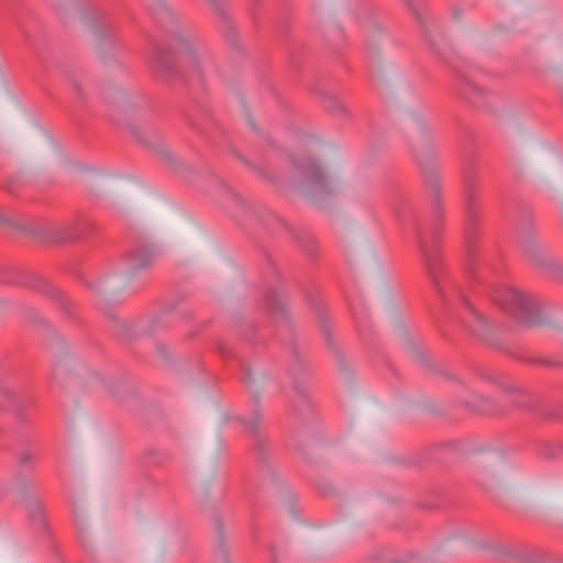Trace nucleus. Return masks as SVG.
<instances>
[{"mask_svg":"<svg viewBox=\"0 0 563 563\" xmlns=\"http://www.w3.org/2000/svg\"><path fill=\"white\" fill-rule=\"evenodd\" d=\"M452 16L454 20H460L462 16V10H460L459 8H453Z\"/></svg>","mask_w":563,"mask_h":563,"instance_id":"obj_41","label":"nucleus"},{"mask_svg":"<svg viewBox=\"0 0 563 563\" xmlns=\"http://www.w3.org/2000/svg\"><path fill=\"white\" fill-rule=\"evenodd\" d=\"M421 25L423 27L430 47L432 48L433 53L438 56L439 59L449 65H452L454 62L460 59V56L457 55L456 51L453 48L451 44L446 42V40L443 36L434 38L430 34V31L424 26L422 21Z\"/></svg>","mask_w":563,"mask_h":563,"instance_id":"obj_20","label":"nucleus"},{"mask_svg":"<svg viewBox=\"0 0 563 563\" xmlns=\"http://www.w3.org/2000/svg\"><path fill=\"white\" fill-rule=\"evenodd\" d=\"M520 247L531 258L536 261L541 260V252L537 243L530 239L523 238L520 240Z\"/></svg>","mask_w":563,"mask_h":563,"instance_id":"obj_28","label":"nucleus"},{"mask_svg":"<svg viewBox=\"0 0 563 563\" xmlns=\"http://www.w3.org/2000/svg\"><path fill=\"white\" fill-rule=\"evenodd\" d=\"M0 283L26 286L47 294L59 303L65 312L70 313L69 301L64 294L38 275L20 268L3 266L0 267Z\"/></svg>","mask_w":563,"mask_h":563,"instance_id":"obj_7","label":"nucleus"},{"mask_svg":"<svg viewBox=\"0 0 563 563\" xmlns=\"http://www.w3.org/2000/svg\"><path fill=\"white\" fill-rule=\"evenodd\" d=\"M255 408L250 417H238L245 432L253 437V454L256 465L265 473L273 474V450L269 440L262 434V412L258 396H254Z\"/></svg>","mask_w":563,"mask_h":563,"instance_id":"obj_5","label":"nucleus"},{"mask_svg":"<svg viewBox=\"0 0 563 563\" xmlns=\"http://www.w3.org/2000/svg\"><path fill=\"white\" fill-rule=\"evenodd\" d=\"M214 526H216V534H217V547H218L223 560L225 562H228L229 553L225 548L224 525L218 515L214 516Z\"/></svg>","mask_w":563,"mask_h":563,"instance_id":"obj_27","label":"nucleus"},{"mask_svg":"<svg viewBox=\"0 0 563 563\" xmlns=\"http://www.w3.org/2000/svg\"><path fill=\"white\" fill-rule=\"evenodd\" d=\"M163 155H164V156H166V159H167L170 164H173V163H174V161H175V159H174V157H172V155H170L169 153H165V152H164V153H163Z\"/></svg>","mask_w":563,"mask_h":563,"instance_id":"obj_45","label":"nucleus"},{"mask_svg":"<svg viewBox=\"0 0 563 563\" xmlns=\"http://www.w3.org/2000/svg\"><path fill=\"white\" fill-rule=\"evenodd\" d=\"M207 325H208V322H201V323L199 324V331H202L203 329H206V328H207Z\"/></svg>","mask_w":563,"mask_h":563,"instance_id":"obj_47","label":"nucleus"},{"mask_svg":"<svg viewBox=\"0 0 563 563\" xmlns=\"http://www.w3.org/2000/svg\"><path fill=\"white\" fill-rule=\"evenodd\" d=\"M146 456L150 459L151 462L155 464H161L167 459V454L164 452H161L155 449H148L146 451Z\"/></svg>","mask_w":563,"mask_h":563,"instance_id":"obj_33","label":"nucleus"},{"mask_svg":"<svg viewBox=\"0 0 563 563\" xmlns=\"http://www.w3.org/2000/svg\"><path fill=\"white\" fill-rule=\"evenodd\" d=\"M240 366H241V371H242V379L244 382H251L252 380V372H251L250 365L246 362L240 360Z\"/></svg>","mask_w":563,"mask_h":563,"instance_id":"obj_37","label":"nucleus"},{"mask_svg":"<svg viewBox=\"0 0 563 563\" xmlns=\"http://www.w3.org/2000/svg\"><path fill=\"white\" fill-rule=\"evenodd\" d=\"M186 123L192 131L201 136L216 140L223 133L221 125L216 121L207 107L195 104L186 113Z\"/></svg>","mask_w":563,"mask_h":563,"instance_id":"obj_11","label":"nucleus"},{"mask_svg":"<svg viewBox=\"0 0 563 563\" xmlns=\"http://www.w3.org/2000/svg\"><path fill=\"white\" fill-rule=\"evenodd\" d=\"M522 362L537 364V365H543V366H550V367H563V362L561 361H554L550 358H543V357H518Z\"/></svg>","mask_w":563,"mask_h":563,"instance_id":"obj_30","label":"nucleus"},{"mask_svg":"<svg viewBox=\"0 0 563 563\" xmlns=\"http://www.w3.org/2000/svg\"><path fill=\"white\" fill-rule=\"evenodd\" d=\"M13 408L16 417L24 420V415L20 407L15 406V395L0 383V408Z\"/></svg>","mask_w":563,"mask_h":563,"instance_id":"obj_24","label":"nucleus"},{"mask_svg":"<svg viewBox=\"0 0 563 563\" xmlns=\"http://www.w3.org/2000/svg\"><path fill=\"white\" fill-rule=\"evenodd\" d=\"M443 374H444L445 376H448L450 379H453V378H454L451 374H449V373H446V372H444Z\"/></svg>","mask_w":563,"mask_h":563,"instance_id":"obj_49","label":"nucleus"},{"mask_svg":"<svg viewBox=\"0 0 563 563\" xmlns=\"http://www.w3.org/2000/svg\"><path fill=\"white\" fill-rule=\"evenodd\" d=\"M0 223H5V224H9L11 227H14V228H18L19 230H26V228L22 227V225H19L18 223H15L14 221H11L8 217H5L3 214V212L0 210Z\"/></svg>","mask_w":563,"mask_h":563,"instance_id":"obj_39","label":"nucleus"},{"mask_svg":"<svg viewBox=\"0 0 563 563\" xmlns=\"http://www.w3.org/2000/svg\"><path fill=\"white\" fill-rule=\"evenodd\" d=\"M218 19L219 26L228 45L238 53L243 52L239 29L229 12L228 0H206Z\"/></svg>","mask_w":563,"mask_h":563,"instance_id":"obj_12","label":"nucleus"},{"mask_svg":"<svg viewBox=\"0 0 563 563\" xmlns=\"http://www.w3.org/2000/svg\"><path fill=\"white\" fill-rule=\"evenodd\" d=\"M155 254V249L147 243L134 244L123 257L128 273L134 276L140 271L150 268L153 265Z\"/></svg>","mask_w":563,"mask_h":563,"instance_id":"obj_14","label":"nucleus"},{"mask_svg":"<svg viewBox=\"0 0 563 563\" xmlns=\"http://www.w3.org/2000/svg\"><path fill=\"white\" fill-rule=\"evenodd\" d=\"M465 194V229L464 245L466 253L467 275L471 280L479 279L481 260L477 247L478 239V205L475 198V177L473 175L465 176L464 181Z\"/></svg>","mask_w":563,"mask_h":563,"instance_id":"obj_4","label":"nucleus"},{"mask_svg":"<svg viewBox=\"0 0 563 563\" xmlns=\"http://www.w3.org/2000/svg\"><path fill=\"white\" fill-rule=\"evenodd\" d=\"M122 334L129 336L130 335V328L126 327V325H123V329H122Z\"/></svg>","mask_w":563,"mask_h":563,"instance_id":"obj_46","label":"nucleus"},{"mask_svg":"<svg viewBox=\"0 0 563 563\" xmlns=\"http://www.w3.org/2000/svg\"><path fill=\"white\" fill-rule=\"evenodd\" d=\"M146 104V100L139 97L135 102H130L124 106L122 113L129 120L133 118L136 120V122H126L132 135L143 145L156 148L161 145V135L153 124L147 122L143 113H141V110H143Z\"/></svg>","mask_w":563,"mask_h":563,"instance_id":"obj_8","label":"nucleus"},{"mask_svg":"<svg viewBox=\"0 0 563 563\" xmlns=\"http://www.w3.org/2000/svg\"><path fill=\"white\" fill-rule=\"evenodd\" d=\"M34 460V455L30 451H23L18 456V463L21 467L30 466Z\"/></svg>","mask_w":563,"mask_h":563,"instance_id":"obj_35","label":"nucleus"},{"mask_svg":"<svg viewBox=\"0 0 563 563\" xmlns=\"http://www.w3.org/2000/svg\"><path fill=\"white\" fill-rule=\"evenodd\" d=\"M419 164L423 179L431 195L434 211V222L431 229L432 245H429L420 222L415 220L416 239L428 276L443 303L449 306L451 302H454V307L449 310V316L452 321L459 324L471 336L486 342L494 347L501 349L497 340V334L503 327L501 323L493 319L485 310L470 299L454 283L443 265L441 254L437 246L438 235L443 225V208L438 169L435 164H423L420 161Z\"/></svg>","mask_w":563,"mask_h":563,"instance_id":"obj_1","label":"nucleus"},{"mask_svg":"<svg viewBox=\"0 0 563 563\" xmlns=\"http://www.w3.org/2000/svg\"><path fill=\"white\" fill-rule=\"evenodd\" d=\"M19 184H20V178L18 176L11 177L7 181L5 190L13 194L15 191V189L18 188Z\"/></svg>","mask_w":563,"mask_h":563,"instance_id":"obj_38","label":"nucleus"},{"mask_svg":"<svg viewBox=\"0 0 563 563\" xmlns=\"http://www.w3.org/2000/svg\"><path fill=\"white\" fill-rule=\"evenodd\" d=\"M541 454L547 459H556L563 454V444L545 443L542 445Z\"/></svg>","mask_w":563,"mask_h":563,"instance_id":"obj_29","label":"nucleus"},{"mask_svg":"<svg viewBox=\"0 0 563 563\" xmlns=\"http://www.w3.org/2000/svg\"><path fill=\"white\" fill-rule=\"evenodd\" d=\"M2 433V429L0 428V434Z\"/></svg>","mask_w":563,"mask_h":563,"instance_id":"obj_52","label":"nucleus"},{"mask_svg":"<svg viewBox=\"0 0 563 563\" xmlns=\"http://www.w3.org/2000/svg\"><path fill=\"white\" fill-rule=\"evenodd\" d=\"M471 406L475 411L486 415H504L515 408L536 409L533 397L520 389H515L514 394H506L500 402H495L484 396H475Z\"/></svg>","mask_w":563,"mask_h":563,"instance_id":"obj_9","label":"nucleus"},{"mask_svg":"<svg viewBox=\"0 0 563 563\" xmlns=\"http://www.w3.org/2000/svg\"><path fill=\"white\" fill-rule=\"evenodd\" d=\"M273 563H276V559H275V556H274V555H273Z\"/></svg>","mask_w":563,"mask_h":563,"instance_id":"obj_51","label":"nucleus"},{"mask_svg":"<svg viewBox=\"0 0 563 563\" xmlns=\"http://www.w3.org/2000/svg\"><path fill=\"white\" fill-rule=\"evenodd\" d=\"M330 102H331V106H329V108L333 111H341L343 112L344 111V107L343 104L335 98H331L330 99Z\"/></svg>","mask_w":563,"mask_h":563,"instance_id":"obj_40","label":"nucleus"},{"mask_svg":"<svg viewBox=\"0 0 563 563\" xmlns=\"http://www.w3.org/2000/svg\"><path fill=\"white\" fill-rule=\"evenodd\" d=\"M65 75L77 99L81 102H85L87 100L85 73L82 70L69 69Z\"/></svg>","mask_w":563,"mask_h":563,"instance_id":"obj_22","label":"nucleus"},{"mask_svg":"<svg viewBox=\"0 0 563 563\" xmlns=\"http://www.w3.org/2000/svg\"><path fill=\"white\" fill-rule=\"evenodd\" d=\"M265 306L267 313L273 319H282L284 321H287L288 311L286 308V303L278 292H276L273 289H268L265 295Z\"/></svg>","mask_w":563,"mask_h":563,"instance_id":"obj_21","label":"nucleus"},{"mask_svg":"<svg viewBox=\"0 0 563 563\" xmlns=\"http://www.w3.org/2000/svg\"><path fill=\"white\" fill-rule=\"evenodd\" d=\"M488 295L519 324L534 328L548 322L544 306L539 298L506 285L490 287Z\"/></svg>","mask_w":563,"mask_h":563,"instance_id":"obj_3","label":"nucleus"},{"mask_svg":"<svg viewBox=\"0 0 563 563\" xmlns=\"http://www.w3.org/2000/svg\"><path fill=\"white\" fill-rule=\"evenodd\" d=\"M505 558L518 559L526 563H563V558L553 556L544 550H528L516 547H505L500 550Z\"/></svg>","mask_w":563,"mask_h":563,"instance_id":"obj_16","label":"nucleus"},{"mask_svg":"<svg viewBox=\"0 0 563 563\" xmlns=\"http://www.w3.org/2000/svg\"><path fill=\"white\" fill-rule=\"evenodd\" d=\"M147 9L153 19L173 35L178 47L175 52L169 44H154L155 74L166 80H185L203 88V75L195 48L197 38L178 29L177 15L164 0H147Z\"/></svg>","mask_w":563,"mask_h":563,"instance_id":"obj_2","label":"nucleus"},{"mask_svg":"<svg viewBox=\"0 0 563 563\" xmlns=\"http://www.w3.org/2000/svg\"><path fill=\"white\" fill-rule=\"evenodd\" d=\"M216 347H217L218 353L223 358H229V357L234 356L232 350L222 340H219L217 342Z\"/></svg>","mask_w":563,"mask_h":563,"instance_id":"obj_34","label":"nucleus"},{"mask_svg":"<svg viewBox=\"0 0 563 563\" xmlns=\"http://www.w3.org/2000/svg\"><path fill=\"white\" fill-rule=\"evenodd\" d=\"M289 162L301 177L313 200H319L334 194L330 177L316 159L311 157L298 158L290 155Z\"/></svg>","mask_w":563,"mask_h":563,"instance_id":"obj_6","label":"nucleus"},{"mask_svg":"<svg viewBox=\"0 0 563 563\" xmlns=\"http://www.w3.org/2000/svg\"><path fill=\"white\" fill-rule=\"evenodd\" d=\"M157 350L159 351V353H161L163 356L168 357V354H167V352H166V350H165V347H164V345H163L162 343H158V344H157Z\"/></svg>","mask_w":563,"mask_h":563,"instance_id":"obj_43","label":"nucleus"},{"mask_svg":"<svg viewBox=\"0 0 563 563\" xmlns=\"http://www.w3.org/2000/svg\"><path fill=\"white\" fill-rule=\"evenodd\" d=\"M538 415L545 419H556L561 417V411L558 407H541L534 409Z\"/></svg>","mask_w":563,"mask_h":563,"instance_id":"obj_31","label":"nucleus"},{"mask_svg":"<svg viewBox=\"0 0 563 563\" xmlns=\"http://www.w3.org/2000/svg\"><path fill=\"white\" fill-rule=\"evenodd\" d=\"M286 27H287L286 22H285V23H279V24H278V30H279V32H280V33L286 32Z\"/></svg>","mask_w":563,"mask_h":563,"instance_id":"obj_44","label":"nucleus"},{"mask_svg":"<svg viewBox=\"0 0 563 563\" xmlns=\"http://www.w3.org/2000/svg\"><path fill=\"white\" fill-rule=\"evenodd\" d=\"M44 229H45V228L41 229V230L37 232V234H38V235H41L45 241H47V240L43 236V230H44ZM33 234H36V231H33Z\"/></svg>","mask_w":563,"mask_h":563,"instance_id":"obj_48","label":"nucleus"},{"mask_svg":"<svg viewBox=\"0 0 563 563\" xmlns=\"http://www.w3.org/2000/svg\"><path fill=\"white\" fill-rule=\"evenodd\" d=\"M404 1L407 3V5L409 7V9L415 13V15L420 20V15H419V14H418V12L415 10V8H413V4H412L411 0H404Z\"/></svg>","mask_w":563,"mask_h":563,"instance_id":"obj_42","label":"nucleus"},{"mask_svg":"<svg viewBox=\"0 0 563 563\" xmlns=\"http://www.w3.org/2000/svg\"><path fill=\"white\" fill-rule=\"evenodd\" d=\"M29 516L33 523H38L41 529L46 528L44 507L37 499H31L27 504Z\"/></svg>","mask_w":563,"mask_h":563,"instance_id":"obj_25","label":"nucleus"},{"mask_svg":"<svg viewBox=\"0 0 563 563\" xmlns=\"http://www.w3.org/2000/svg\"><path fill=\"white\" fill-rule=\"evenodd\" d=\"M267 225L268 227H276L280 228L291 235H294L299 244V246L302 249V251L310 257H316L318 254V247L317 242L314 239L308 234L307 232L300 231L295 232L284 220L276 217L275 214H268L267 218Z\"/></svg>","mask_w":563,"mask_h":563,"instance_id":"obj_19","label":"nucleus"},{"mask_svg":"<svg viewBox=\"0 0 563 563\" xmlns=\"http://www.w3.org/2000/svg\"><path fill=\"white\" fill-rule=\"evenodd\" d=\"M233 154L234 156L240 161L242 162L243 164H245L250 169H252L253 172L257 173L261 177H263L264 179H266L267 181L272 183V184H277L278 183V177L269 172H266L265 169H263L262 167L255 165L254 163H252L251 161H249L244 155H242L241 153H239L238 151H233Z\"/></svg>","mask_w":563,"mask_h":563,"instance_id":"obj_26","label":"nucleus"},{"mask_svg":"<svg viewBox=\"0 0 563 563\" xmlns=\"http://www.w3.org/2000/svg\"><path fill=\"white\" fill-rule=\"evenodd\" d=\"M267 225L268 227H276L280 228L291 235H294L299 244V246L302 249V251L310 257H316L318 254V247L317 242L314 239L308 234L307 232L300 231L295 232L284 220L276 217L275 214H268L267 218Z\"/></svg>","mask_w":563,"mask_h":563,"instance_id":"obj_18","label":"nucleus"},{"mask_svg":"<svg viewBox=\"0 0 563 563\" xmlns=\"http://www.w3.org/2000/svg\"><path fill=\"white\" fill-rule=\"evenodd\" d=\"M314 313L319 323L320 331L325 340L328 347L332 351L340 369L344 373L350 372V367L344 358L342 352L338 347L334 338L330 330V324L327 318V309L321 303H314Z\"/></svg>","mask_w":563,"mask_h":563,"instance_id":"obj_15","label":"nucleus"},{"mask_svg":"<svg viewBox=\"0 0 563 563\" xmlns=\"http://www.w3.org/2000/svg\"><path fill=\"white\" fill-rule=\"evenodd\" d=\"M250 124L253 126V129H256V126L252 120H250Z\"/></svg>","mask_w":563,"mask_h":563,"instance_id":"obj_50","label":"nucleus"},{"mask_svg":"<svg viewBox=\"0 0 563 563\" xmlns=\"http://www.w3.org/2000/svg\"><path fill=\"white\" fill-rule=\"evenodd\" d=\"M289 371L294 375V390L296 393L295 406H298V402L301 405H308V394L305 387L300 384V379H305L308 375L303 360L296 346L291 349V364Z\"/></svg>","mask_w":563,"mask_h":563,"instance_id":"obj_17","label":"nucleus"},{"mask_svg":"<svg viewBox=\"0 0 563 563\" xmlns=\"http://www.w3.org/2000/svg\"><path fill=\"white\" fill-rule=\"evenodd\" d=\"M92 31L98 38L100 53L106 54L108 48L112 47V29L106 22L96 21L92 24Z\"/></svg>","mask_w":563,"mask_h":563,"instance_id":"obj_23","label":"nucleus"},{"mask_svg":"<svg viewBox=\"0 0 563 563\" xmlns=\"http://www.w3.org/2000/svg\"><path fill=\"white\" fill-rule=\"evenodd\" d=\"M457 95L476 108L493 110L489 103L492 92L475 82L470 75L463 70H455Z\"/></svg>","mask_w":563,"mask_h":563,"instance_id":"obj_10","label":"nucleus"},{"mask_svg":"<svg viewBox=\"0 0 563 563\" xmlns=\"http://www.w3.org/2000/svg\"><path fill=\"white\" fill-rule=\"evenodd\" d=\"M261 8L262 0H251L249 3V12L255 25L258 23Z\"/></svg>","mask_w":563,"mask_h":563,"instance_id":"obj_32","label":"nucleus"},{"mask_svg":"<svg viewBox=\"0 0 563 563\" xmlns=\"http://www.w3.org/2000/svg\"><path fill=\"white\" fill-rule=\"evenodd\" d=\"M240 331L245 340L251 341L252 335L255 333V327L253 323H244Z\"/></svg>","mask_w":563,"mask_h":563,"instance_id":"obj_36","label":"nucleus"},{"mask_svg":"<svg viewBox=\"0 0 563 563\" xmlns=\"http://www.w3.org/2000/svg\"><path fill=\"white\" fill-rule=\"evenodd\" d=\"M93 223L86 219H78L70 224L43 230V236L53 243L77 242L92 232Z\"/></svg>","mask_w":563,"mask_h":563,"instance_id":"obj_13","label":"nucleus"}]
</instances>
